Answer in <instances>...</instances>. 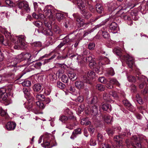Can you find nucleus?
Segmentation results:
<instances>
[{"mask_svg":"<svg viewBox=\"0 0 148 148\" xmlns=\"http://www.w3.org/2000/svg\"><path fill=\"white\" fill-rule=\"evenodd\" d=\"M87 76L88 77L86 76L83 77V81L84 82L90 84V79H93L95 77V73L93 71H89L87 73Z\"/></svg>","mask_w":148,"mask_h":148,"instance_id":"6e6552de","label":"nucleus"},{"mask_svg":"<svg viewBox=\"0 0 148 148\" xmlns=\"http://www.w3.org/2000/svg\"><path fill=\"white\" fill-rule=\"evenodd\" d=\"M96 63L95 62L94 60L90 61L89 64V66L91 68L95 69V70L97 73L101 74V73H100V69L98 67H96Z\"/></svg>","mask_w":148,"mask_h":148,"instance_id":"dca6fc26","label":"nucleus"},{"mask_svg":"<svg viewBox=\"0 0 148 148\" xmlns=\"http://www.w3.org/2000/svg\"><path fill=\"white\" fill-rule=\"evenodd\" d=\"M96 88L98 90L101 91H102L104 90L105 87L103 85L99 84L97 85Z\"/></svg>","mask_w":148,"mask_h":148,"instance_id":"49530a36","label":"nucleus"},{"mask_svg":"<svg viewBox=\"0 0 148 148\" xmlns=\"http://www.w3.org/2000/svg\"><path fill=\"white\" fill-rule=\"evenodd\" d=\"M45 96L42 94H37L36 97V100L38 101H43L44 100Z\"/></svg>","mask_w":148,"mask_h":148,"instance_id":"f704fd0d","label":"nucleus"},{"mask_svg":"<svg viewBox=\"0 0 148 148\" xmlns=\"http://www.w3.org/2000/svg\"><path fill=\"white\" fill-rule=\"evenodd\" d=\"M84 57L83 56H81V55H78L77 57L78 62L80 63H82L83 62H84L83 60H84Z\"/></svg>","mask_w":148,"mask_h":148,"instance_id":"79ce46f5","label":"nucleus"},{"mask_svg":"<svg viewBox=\"0 0 148 148\" xmlns=\"http://www.w3.org/2000/svg\"><path fill=\"white\" fill-rule=\"evenodd\" d=\"M110 95L115 99H117L119 96L117 92L114 91H112L110 92Z\"/></svg>","mask_w":148,"mask_h":148,"instance_id":"a18cd8bd","label":"nucleus"},{"mask_svg":"<svg viewBox=\"0 0 148 148\" xmlns=\"http://www.w3.org/2000/svg\"><path fill=\"white\" fill-rule=\"evenodd\" d=\"M52 88V87L50 86H45L44 92L47 95H49L51 92Z\"/></svg>","mask_w":148,"mask_h":148,"instance_id":"c756f323","label":"nucleus"},{"mask_svg":"<svg viewBox=\"0 0 148 148\" xmlns=\"http://www.w3.org/2000/svg\"><path fill=\"white\" fill-rule=\"evenodd\" d=\"M96 28H95V27L92 29H88L87 31H85L84 35V36H86L88 34L91 33L92 32H93L96 29Z\"/></svg>","mask_w":148,"mask_h":148,"instance_id":"3c124183","label":"nucleus"},{"mask_svg":"<svg viewBox=\"0 0 148 148\" xmlns=\"http://www.w3.org/2000/svg\"><path fill=\"white\" fill-rule=\"evenodd\" d=\"M113 52L116 54V55L119 56L121 57V49L119 47H117L114 48L113 50Z\"/></svg>","mask_w":148,"mask_h":148,"instance_id":"c9c22d12","label":"nucleus"},{"mask_svg":"<svg viewBox=\"0 0 148 148\" xmlns=\"http://www.w3.org/2000/svg\"><path fill=\"white\" fill-rule=\"evenodd\" d=\"M127 79L129 82H134L136 81V79L135 77L132 75L130 76L127 77Z\"/></svg>","mask_w":148,"mask_h":148,"instance_id":"603ef678","label":"nucleus"},{"mask_svg":"<svg viewBox=\"0 0 148 148\" xmlns=\"http://www.w3.org/2000/svg\"><path fill=\"white\" fill-rule=\"evenodd\" d=\"M36 104L37 106L41 109H43L45 107V105L43 103L40 101H36Z\"/></svg>","mask_w":148,"mask_h":148,"instance_id":"58836bf2","label":"nucleus"},{"mask_svg":"<svg viewBox=\"0 0 148 148\" xmlns=\"http://www.w3.org/2000/svg\"><path fill=\"white\" fill-rule=\"evenodd\" d=\"M32 56L29 53H22L18 56L13 59V61L11 62L13 64L12 65L15 66L18 63L20 62L22 60H27L28 62L30 61L32 59Z\"/></svg>","mask_w":148,"mask_h":148,"instance_id":"f03ea898","label":"nucleus"},{"mask_svg":"<svg viewBox=\"0 0 148 148\" xmlns=\"http://www.w3.org/2000/svg\"><path fill=\"white\" fill-rule=\"evenodd\" d=\"M22 85L23 86L28 87L31 85V82L29 80H25L22 83Z\"/></svg>","mask_w":148,"mask_h":148,"instance_id":"c03bdc74","label":"nucleus"},{"mask_svg":"<svg viewBox=\"0 0 148 148\" xmlns=\"http://www.w3.org/2000/svg\"><path fill=\"white\" fill-rule=\"evenodd\" d=\"M136 99L137 102L140 104H142L143 103V101L141 98L140 96L138 94H137L136 95Z\"/></svg>","mask_w":148,"mask_h":148,"instance_id":"a19ab883","label":"nucleus"},{"mask_svg":"<svg viewBox=\"0 0 148 148\" xmlns=\"http://www.w3.org/2000/svg\"><path fill=\"white\" fill-rule=\"evenodd\" d=\"M44 145L41 144L42 146L45 147H47L48 148H51L53 146H56L57 143L54 140H52L49 141L48 140L47 141L43 142Z\"/></svg>","mask_w":148,"mask_h":148,"instance_id":"ddd939ff","label":"nucleus"},{"mask_svg":"<svg viewBox=\"0 0 148 148\" xmlns=\"http://www.w3.org/2000/svg\"><path fill=\"white\" fill-rule=\"evenodd\" d=\"M103 97V99L107 102H111L113 101L112 99V96L110 94H109L106 93H104Z\"/></svg>","mask_w":148,"mask_h":148,"instance_id":"393cba45","label":"nucleus"},{"mask_svg":"<svg viewBox=\"0 0 148 148\" xmlns=\"http://www.w3.org/2000/svg\"><path fill=\"white\" fill-rule=\"evenodd\" d=\"M81 123L82 125H90L91 123V122L88 120L87 118H85L81 120Z\"/></svg>","mask_w":148,"mask_h":148,"instance_id":"2f4dec72","label":"nucleus"},{"mask_svg":"<svg viewBox=\"0 0 148 148\" xmlns=\"http://www.w3.org/2000/svg\"><path fill=\"white\" fill-rule=\"evenodd\" d=\"M130 135V134L129 133V130L127 129H125V132H123L119 135H116L114 136V140L117 143V145L119 147H122V143L121 141L122 139L125 136H128Z\"/></svg>","mask_w":148,"mask_h":148,"instance_id":"7ed1b4c3","label":"nucleus"},{"mask_svg":"<svg viewBox=\"0 0 148 148\" xmlns=\"http://www.w3.org/2000/svg\"><path fill=\"white\" fill-rule=\"evenodd\" d=\"M116 8V5L115 3H111L108 7V10L110 12H112L115 10Z\"/></svg>","mask_w":148,"mask_h":148,"instance_id":"72a5a7b5","label":"nucleus"},{"mask_svg":"<svg viewBox=\"0 0 148 148\" xmlns=\"http://www.w3.org/2000/svg\"><path fill=\"white\" fill-rule=\"evenodd\" d=\"M6 89V93L7 94H8L10 95H13V86L12 85H10L5 88Z\"/></svg>","mask_w":148,"mask_h":148,"instance_id":"bb28decb","label":"nucleus"},{"mask_svg":"<svg viewBox=\"0 0 148 148\" xmlns=\"http://www.w3.org/2000/svg\"><path fill=\"white\" fill-rule=\"evenodd\" d=\"M137 77H138V79L143 81V82L140 84L139 86V88L141 89L143 88L144 87H145L144 90L142 91V93L143 94L147 93L148 90V84L147 82V78L145 76L140 75H138V76H137Z\"/></svg>","mask_w":148,"mask_h":148,"instance_id":"423d86ee","label":"nucleus"},{"mask_svg":"<svg viewBox=\"0 0 148 148\" xmlns=\"http://www.w3.org/2000/svg\"><path fill=\"white\" fill-rule=\"evenodd\" d=\"M75 17H76V21L77 22L76 23L79 24L80 26H83L84 23L82 21V18L79 15L77 16L76 15H75Z\"/></svg>","mask_w":148,"mask_h":148,"instance_id":"473e14b6","label":"nucleus"},{"mask_svg":"<svg viewBox=\"0 0 148 148\" xmlns=\"http://www.w3.org/2000/svg\"><path fill=\"white\" fill-rule=\"evenodd\" d=\"M16 126V124L14 122H8L5 126L7 130H13Z\"/></svg>","mask_w":148,"mask_h":148,"instance_id":"f3484780","label":"nucleus"},{"mask_svg":"<svg viewBox=\"0 0 148 148\" xmlns=\"http://www.w3.org/2000/svg\"><path fill=\"white\" fill-rule=\"evenodd\" d=\"M123 58L126 61L129 67L132 68L134 63V58L128 54L124 56Z\"/></svg>","mask_w":148,"mask_h":148,"instance_id":"9d476101","label":"nucleus"},{"mask_svg":"<svg viewBox=\"0 0 148 148\" xmlns=\"http://www.w3.org/2000/svg\"><path fill=\"white\" fill-rule=\"evenodd\" d=\"M87 110L88 111V113L90 114L93 116L96 115L98 112V108L97 106L95 105H94L90 108H88Z\"/></svg>","mask_w":148,"mask_h":148,"instance_id":"2eb2a0df","label":"nucleus"},{"mask_svg":"<svg viewBox=\"0 0 148 148\" xmlns=\"http://www.w3.org/2000/svg\"><path fill=\"white\" fill-rule=\"evenodd\" d=\"M45 25L46 27V28L43 29L42 31V33L46 35L52 36L53 32L50 29L51 28V24L47 23H45Z\"/></svg>","mask_w":148,"mask_h":148,"instance_id":"f8f14e48","label":"nucleus"},{"mask_svg":"<svg viewBox=\"0 0 148 148\" xmlns=\"http://www.w3.org/2000/svg\"><path fill=\"white\" fill-rule=\"evenodd\" d=\"M123 104L128 108V109L130 111L133 110L134 109V107L127 99H125L123 101Z\"/></svg>","mask_w":148,"mask_h":148,"instance_id":"4be33fe9","label":"nucleus"},{"mask_svg":"<svg viewBox=\"0 0 148 148\" xmlns=\"http://www.w3.org/2000/svg\"><path fill=\"white\" fill-rule=\"evenodd\" d=\"M44 11L43 12L45 16L47 17L49 19L52 20H54V15L55 13L54 11L50 9L47 10V8L43 10Z\"/></svg>","mask_w":148,"mask_h":148,"instance_id":"0eeeda50","label":"nucleus"},{"mask_svg":"<svg viewBox=\"0 0 148 148\" xmlns=\"http://www.w3.org/2000/svg\"><path fill=\"white\" fill-rule=\"evenodd\" d=\"M76 3L80 10L85 8V6L86 5V0H76Z\"/></svg>","mask_w":148,"mask_h":148,"instance_id":"4468645a","label":"nucleus"},{"mask_svg":"<svg viewBox=\"0 0 148 148\" xmlns=\"http://www.w3.org/2000/svg\"><path fill=\"white\" fill-rule=\"evenodd\" d=\"M88 102L89 104L95 103L97 102V97L93 96L87 98Z\"/></svg>","mask_w":148,"mask_h":148,"instance_id":"a878e982","label":"nucleus"},{"mask_svg":"<svg viewBox=\"0 0 148 148\" xmlns=\"http://www.w3.org/2000/svg\"><path fill=\"white\" fill-rule=\"evenodd\" d=\"M126 143L128 147L131 146L135 148H141V145L139 142V138L136 136H133L131 138V141L126 140Z\"/></svg>","mask_w":148,"mask_h":148,"instance_id":"20e7f679","label":"nucleus"},{"mask_svg":"<svg viewBox=\"0 0 148 148\" xmlns=\"http://www.w3.org/2000/svg\"><path fill=\"white\" fill-rule=\"evenodd\" d=\"M61 80L63 82L66 83L68 82V78L66 75H64L62 76Z\"/></svg>","mask_w":148,"mask_h":148,"instance_id":"de8ad7c7","label":"nucleus"},{"mask_svg":"<svg viewBox=\"0 0 148 148\" xmlns=\"http://www.w3.org/2000/svg\"><path fill=\"white\" fill-rule=\"evenodd\" d=\"M106 27H102L101 30L102 35L104 38L107 39H109L110 37V36L108 33L106 32Z\"/></svg>","mask_w":148,"mask_h":148,"instance_id":"b1692460","label":"nucleus"},{"mask_svg":"<svg viewBox=\"0 0 148 148\" xmlns=\"http://www.w3.org/2000/svg\"><path fill=\"white\" fill-rule=\"evenodd\" d=\"M109 27L110 29L113 31L112 33H116L117 32V25L115 22H112L110 24Z\"/></svg>","mask_w":148,"mask_h":148,"instance_id":"aec40b11","label":"nucleus"},{"mask_svg":"<svg viewBox=\"0 0 148 148\" xmlns=\"http://www.w3.org/2000/svg\"><path fill=\"white\" fill-rule=\"evenodd\" d=\"M93 60H94L92 59V58L91 56H89L87 58L85 57L84 60H83L84 62H89L90 61Z\"/></svg>","mask_w":148,"mask_h":148,"instance_id":"4d7b16f0","label":"nucleus"},{"mask_svg":"<svg viewBox=\"0 0 148 148\" xmlns=\"http://www.w3.org/2000/svg\"><path fill=\"white\" fill-rule=\"evenodd\" d=\"M8 95L6 93V89L5 88H0V101H7Z\"/></svg>","mask_w":148,"mask_h":148,"instance_id":"9b49d317","label":"nucleus"},{"mask_svg":"<svg viewBox=\"0 0 148 148\" xmlns=\"http://www.w3.org/2000/svg\"><path fill=\"white\" fill-rule=\"evenodd\" d=\"M101 61L102 63L105 62L106 64H109L110 62V61L109 59L106 57H105L103 58V59H101Z\"/></svg>","mask_w":148,"mask_h":148,"instance_id":"e2e57ef3","label":"nucleus"},{"mask_svg":"<svg viewBox=\"0 0 148 148\" xmlns=\"http://www.w3.org/2000/svg\"><path fill=\"white\" fill-rule=\"evenodd\" d=\"M99 81L101 82L103 84H106L107 82L106 79L103 77H99Z\"/></svg>","mask_w":148,"mask_h":148,"instance_id":"6e6d98bb","label":"nucleus"},{"mask_svg":"<svg viewBox=\"0 0 148 148\" xmlns=\"http://www.w3.org/2000/svg\"><path fill=\"white\" fill-rule=\"evenodd\" d=\"M95 47V44L94 43H90L88 44V47L89 49L92 50Z\"/></svg>","mask_w":148,"mask_h":148,"instance_id":"0e129e2a","label":"nucleus"},{"mask_svg":"<svg viewBox=\"0 0 148 148\" xmlns=\"http://www.w3.org/2000/svg\"><path fill=\"white\" fill-rule=\"evenodd\" d=\"M98 140L99 142H102L103 140V138L102 135L98 133L97 136Z\"/></svg>","mask_w":148,"mask_h":148,"instance_id":"69168bd1","label":"nucleus"},{"mask_svg":"<svg viewBox=\"0 0 148 148\" xmlns=\"http://www.w3.org/2000/svg\"><path fill=\"white\" fill-rule=\"evenodd\" d=\"M109 82L112 85H115L118 86H120V84L119 83L117 79L114 78L110 79Z\"/></svg>","mask_w":148,"mask_h":148,"instance_id":"c85d7f7f","label":"nucleus"},{"mask_svg":"<svg viewBox=\"0 0 148 148\" xmlns=\"http://www.w3.org/2000/svg\"><path fill=\"white\" fill-rule=\"evenodd\" d=\"M0 32L4 33L6 36V34L8 35V36L9 37L11 40L14 43L13 47L15 49H18L21 48H23L24 46L25 41L26 38L24 36L21 35L17 36H11L10 38V34L7 31L5 28L1 27Z\"/></svg>","mask_w":148,"mask_h":148,"instance_id":"f257e3e1","label":"nucleus"},{"mask_svg":"<svg viewBox=\"0 0 148 148\" xmlns=\"http://www.w3.org/2000/svg\"><path fill=\"white\" fill-rule=\"evenodd\" d=\"M56 16L58 20L60 21V20L62 19L64 16V14L60 13H56Z\"/></svg>","mask_w":148,"mask_h":148,"instance_id":"37998d69","label":"nucleus"},{"mask_svg":"<svg viewBox=\"0 0 148 148\" xmlns=\"http://www.w3.org/2000/svg\"><path fill=\"white\" fill-rule=\"evenodd\" d=\"M68 119V117L65 116H61L60 118V120L62 122H64Z\"/></svg>","mask_w":148,"mask_h":148,"instance_id":"680f3d73","label":"nucleus"},{"mask_svg":"<svg viewBox=\"0 0 148 148\" xmlns=\"http://www.w3.org/2000/svg\"><path fill=\"white\" fill-rule=\"evenodd\" d=\"M65 86V84L61 82H58L57 83V86L60 88L63 89L64 88Z\"/></svg>","mask_w":148,"mask_h":148,"instance_id":"5fc2aeb1","label":"nucleus"},{"mask_svg":"<svg viewBox=\"0 0 148 148\" xmlns=\"http://www.w3.org/2000/svg\"><path fill=\"white\" fill-rule=\"evenodd\" d=\"M137 4L138 3H136L134 2L131 1L127 3V7L130 8H132L135 7Z\"/></svg>","mask_w":148,"mask_h":148,"instance_id":"4c0bfd02","label":"nucleus"},{"mask_svg":"<svg viewBox=\"0 0 148 148\" xmlns=\"http://www.w3.org/2000/svg\"><path fill=\"white\" fill-rule=\"evenodd\" d=\"M130 90L133 92H135L136 91V86L132 84L130 86Z\"/></svg>","mask_w":148,"mask_h":148,"instance_id":"774afa93","label":"nucleus"},{"mask_svg":"<svg viewBox=\"0 0 148 148\" xmlns=\"http://www.w3.org/2000/svg\"><path fill=\"white\" fill-rule=\"evenodd\" d=\"M56 56V55H54L52 56L51 57V58H49L48 59L45 60L44 61L43 64H45L49 62H50V61L51 60H52L53 59H54L55 57Z\"/></svg>","mask_w":148,"mask_h":148,"instance_id":"13d9d810","label":"nucleus"},{"mask_svg":"<svg viewBox=\"0 0 148 148\" xmlns=\"http://www.w3.org/2000/svg\"><path fill=\"white\" fill-rule=\"evenodd\" d=\"M100 148H112V147L108 144L102 143L101 146Z\"/></svg>","mask_w":148,"mask_h":148,"instance_id":"052dcab7","label":"nucleus"},{"mask_svg":"<svg viewBox=\"0 0 148 148\" xmlns=\"http://www.w3.org/2000/svg\"><path fill=\"white\" fill-rule=\"evenodd\" d=\"M103 118L104 121L108 124H110L113 121L112 117L109 115H105Z\"/></svg>","mask_w":148,"mask_h":148,"instance_id":"6ab92c4d","label":"nucleus"},{"mask_svg":"<svg viewBox=\"0 0 148 148\" xmlns=\"http://www.w3.org/2000/svg\"><path fill=\"white\" fill-rule=\"evenodd\" d=\"M33 89L34 91L40 92L43 90V88L40 84H36L34 85Z\"/></svg>","mask_w":148,"mask_h":148,"instance_id":"412c9836","label":"nucleus"},{"mask_svg":"<svg viewBox=\"0 0 148 148\" xmlns=\"http://www.w3.org/2000/svg\"><path fill=\"white\" fill-rule=\"evenodd\" d=\"M68 42V40H66L65 39H64L63 41L61 42L60 44L58 45V48H61L62 46L65 45Z\"/></svg>","mask_w":148,"mask_h":148,"instance_id":"bf43d9fd","label":"nucleus"},{"mask_svg":"<svg viewBox=\"0 0 148 148\" xmlns=\"http://www.w3.org/2000/svg\"><path fill=\"white\" fill-rule=\"evenodd\" d=\"M80 10L82 14L85 18L87 19L89 18L92 16V14H90L89 12H87V11L85 9V8H84V9H83Z\"/></svg>","mask_w":148,"mask_h":148,"instance_id":"5701e85b","label":"nucleus"},{"mask_svg":"<svg viewBox=\"0 0 148 148\" xmlns=\"http://www.w3.org/2000/svg\"><path fill=\"white\" fill-rule=\"evenodd\" d=\"M68 112L69 115H70L69 116V118L70 119H73L74 116L73 112H71L70 110L68 109Z\"/></svg>","mask_w":148,"mask_h":148,"instance_id":"338daca9","label":"nucleus"},{"mask_svg":"<svg viewBox=\"0 0 148 148\" xmlns=\"http://www.w3.org/2000/svg\"><path fill=\"white\" fill-rule=\"evenodd\" d=\"M120 16L121 18L125 20H127L129 21L131 20L130 17L125 14H122Z\"/></svg>","mask_w":148,"mask_h":148,"instance_id":"09e8293b","label":"nucleus"},{"mask_svg":"<svg viewBox=\"0 0 148 148\" xmlns=\"http://www.w3.org/2000/svg\"><path fill=\"white\" fill-rule=\"evenodd\" d=\"M23 91L26 96L28 97L29 99V98H31V99H29L27 102L24 104L25 105V108L29 110H30L32 108L34 98L31 97L29 89L26 88H24L23 89Z\"/></svg>","mask_w":148,"mask_h":148,"instance_id":"39448f33","label":"nucleus"},{"mask_svg":"<svg viewBox=\"0 0 148 148\" xmlns=\"http://www.w3.org/2000/svg\"><path fill=\"white\" fill-rule=\"evenodd\" d=\"M6 4L10 7H13L14 5V4L13 2L10 0H5Z\"/></svg>","mask_w":148,"mask_h":148,"instance_id":"864d4df0","label":"nucleus"},{"mask_svg":"<svg viewBox=\"0 0 148 148\" xmlns=\"http://www.w3.org/2000/svg\"><path fill=\"white\" fill-rule=\"evenodd\" d=\"M107 73L110 75L113 76L114 75L115 73L113 68H111L108 69Z\"/></svg>","mask_w":148,"mask_h":148,"instance_id":"8fccbe9b","label":"nucleus"},{"mask_svg":"<svg viewBox=\"0 0 148 148\" xmlns=\"http://www.w3.org/2000/svg\"><path fill=\"white\" fill-rule=\"evenodd\" d=\"M53 31L57 34L61 33V30L60 27L57 25H54L52 28Z\"/></svg>","mask_w":148,"mask_h":148,"instance_id":"7c9ffc66","label":"nucleus"},{"mask_svg":"<svg viewBox=\"0 0 148 148\" xmlns=\"http://www.w3.org/2000/svg\"><path fill=\"white\" fill-rule=\"evenodd\" d=\"M96 9L97 12L99 13H101L103 10L102 7L100 4H97L96 5Z\"/></svg>","mask_w":148,"mask_h":148,"instance_id":"ea45409f","label":"nucleus"},{"mask_svg":"<svg viewBox=\"0 0 148 148\" xmlns=\"http://www.w3.org/2000/svg\"><path fill=\"white\" fill-rule=\"evenodd\" d=\"M23 5H22V9L21 10H25L27 12H28L29 11L30 9L29 7V5L25 1H23Z\"/></svg>","mask_w":148,"mask_h":148,"instance_id":"cd10ccee","label":"nucleus"},{"mask_svg":"<svg viewBox=\"0 0 148 148\" xmlns=\"http://www.w3.org/2000/svg\"><path fill=\"white\" fill-rule=\"evenodd\" d=\"M101 108L103 110L107 111L108 112H110L111 110V105L107 103H102Z\"/></svg>","mask_w":148,"mask_h":148,"instance_id":"a211bd4d","label":"nucleus"},{"mask_svg":"<svg viewBox=\"0 0 148 148\" xmlns=\"http://www.w3.org/2000/svg\"><path fill=\"white\" fill-rule=\"evenodd\" d=\"M75 86L78 89H80L82 88L84 85L83 82L80 81H77L75 84Z\"/></svg>","mask_w":148,"mask_h":148,"instance_id":"e433bc0d","label":"nucleus"},{"mask_svg":"<svg viewBox=\"0 0 148 148\" xmlns=\"http://www.w3.org/2000/svg\"><path fill=\"white\" fill-rule=\"evenodd\" d=\"M74 70H72V71H70L68 74V76L71 80L70 84H71L70 85V87L69 89L70 91L71 92L70 93L72 94H73V88L74 87L73 85V81H74Z\"/></svg>","mask_w":148,"mask_h":148,"instance_id":"1a4fd4ad","label":"nucleus"}]
</instances>
